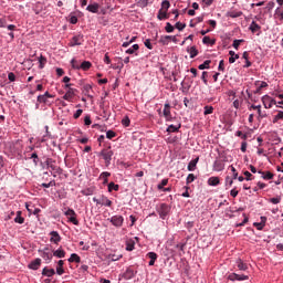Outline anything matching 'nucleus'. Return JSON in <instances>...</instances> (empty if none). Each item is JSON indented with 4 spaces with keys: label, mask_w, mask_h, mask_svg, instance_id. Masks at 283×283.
I'll return each mask as SVG.
<instances>
[{
    "label": "nucleus",
    "mask_w": 283,
    "mask_h": 283,
    "mask_svg": "<svg viewBox=\"0 0 283 283\" xmlns=\"http://www.w3.org/2000/svg\"><path fill=\"white\" fill-rule=\"evenodd\" d=\"M180 127H181L180 124H179L178 126H176V125H169L168 128H167V132H168L169 134L176 133V132H178V129H180Z\"/></svg>",
    "instance_id": "obj_38"
},
{
    "label": "nucleus",
    "mask_w": 283,
    "mask_h": 283,
    "mask_svg": "<svg viewBox=\"0 0 283 283\" xmlns=\"http://www.w3.org/2000/svg\"><path fill=\"white\" fill-rule=\"evenodd\" d=\"M93 202H95L97 206L99 205L101 207H112L113 205L112 200L105 196H101L99 198L94 197Z\"/></svg>",
    "instance_id": "obj_3"
},
{
    "label": "nucleus",
    "mask_w": 283,
    "mask_h": 283,
    "mask_svg": "<svg viewBox=\"0 0 283 283\" xmlns=\"http://www.w3.org/2000/svg\"><path fill=\"white\" fill-rule=\"evenodd\" d=\"M42 258H43V260H49V262H50V260H52V253L43 252Z\"/></svg>",
    "instance_id": "obj_59"
},
{
    "label": "nucleus",
    "mask_w": 283,
    "mask_h": 283,
    "mask_svg": "<svg viewBox=\"0 0 283 283\" xmlns=\"http://www.w3.org/2000/svg\"><path fill=\"white\" fill-rule=\"evenodd\" d=\"M171 211V206L167 205V203H161L159 206V208L157 209V212L159 214V217L161 218V220H166L167 216H169Z\"/></svg>",
    "instance_id": "obj_2"
},
{
    "label": "nucleus",
    "mask_w": 283,
    "mask_h": 283,
    "mask_svg": "<svg viewBox=\"0 0 283 283\" xmlns=\"http://www.w3.org/2000/svg\"><path fill=\"white\" fill-rule=\"evenodd\" d=\"M262 103H263L265 109H271V107H273V105H277V101L273 99L269 95H264L262 97Z\"/></svg>",
    "instance_id": "obj_5"
},
{
    "label": "nucleus",
    "mask_w": 283,
    "mask_h": 283,
    "mask_svg": "<svg viewBox=\"0 0 283 283\" xmlns=\"http://www.w3.org/2000/svg\"><path fill=\"white\" fill-rule=\"evenodd\" d=\"M169 8H171V3L168 0H164L161 2V10H164L165 12H167V10H169Z\"/></svg>",
    "instance_id": "obj_41"
},
{
    "label": "nucleus",
    "mask_w": 283,
    "mask_h": 283,
    "mask_svg": "<svg viewBox=\"0 0 283 283\" xmlns=\"http://www.w3.org/2000/svg\"><path fill=\"white\" fill-rule=\"evenodd\" d=\"M169 41H171V35H161L160 43H163V45H168Z\"/></svg>",
    "instance_id": "obj_36"
},
{
    "label": "nucleus",
    "mask_w": 283,
    "mask_h": 283,
    "mask_svg": "<svg viewBox=\"0 0 283 283\" xmlns=\"http://www.w3.org/2000/svg\"><path fill=\"white\" fill-rule=\"evenodd\" d=\"M83 34H78L72 38L70 45L74 48L75 45H83Z\"/></svg>",
    "instance_id": "obj_9"
},
{
    "label": "nucleus",
    "mask_w": 283,
    "mask_h": 283,
    "mask_svg": "<svg viewBox=\"0 0 283 283\" xmlns=\"http://www.w3.org/2000/svg\"><path fill=\"white\" fill-rule=\"evenodd\" d=\"M136 273L132 269H127L126 272L124 273L125 280H132Z\"/></svg>",
    "instance_id": "obj_27"
},
{
    "label": "nucleus",
    "mask_w": 283,
    "mask_h": 283,
    "mask_svg": "<svg viewBox=\"0 0 283 283\" xmlns=\"http://www.w3.org/2000/svg\"><path fill=\"white\" fill-rule=\"evenodd\" d=\"M38 103H43L44 105H50V102L48 101V97H44V95L38 96Z\"/></svg>",
    "instance_id": "obj_44"
},
{
    "label": "nucleus",
    "mask_w": 283,
    "mask_h": 283,
    "mask_svg": "<svg viewBox=\"0 0 283 283\" xmlns=\"http://www.w3.org/2000/svg\"><path fill=\"white\" fill-rule=\"evenodd\" d=\"M55 258H65V250L59 249L53 252Z\"/></svg>",
    "instance_id": "obj_37"
},
{
    "label": "nucleus",
    "mask_w": 283,
    "mask_h": 283,
    "mask_svg": "<svg viewBox=\"0 0 283 283\" xmlns=\"http://www.w3.org/2000/svg\"><path fill=\"white\" fill-rule=\"evenodd\" d=\"M123 258V254H109L108 255V262H118Z\"/></svg>",
    "instance_id": "obj_32"
},
{
    "label": "nucleus",
    "mask_w": 283,
    "mask_h": 283,
    "mask_svg": "<svg viewBox=\"0 0 283 283\" xmlns=\"http://www.w3.org/2000/svg\"><path fill=\"white\" fill-rule=\"evenodd\" d=\"M277 120H283V111H279V113L274 116L273 123H277Z\"/></svg>",
    "instance_id": "obj_46"
},
{
    "label": "nucleus",
    "mask_w": 283,
    "mask_h": 283,
    "mask_svg": "<svg viewBox=\"0 0 283 283\" xmlns=\"http://www.w3.org/2000/svg\"><path fill=\"white\" fill-rule=\"evenodd\" d=\"M198 160H200L199 157L190 160V163L188 164V171H196V166L198 165Z\"/></svg>",
    "instance_id": "obj_17"
},
{
    "label": "nucleus",
    "mask_w": 283,
    "mask_h": 283,
    "mask_svg": "<svg viewBox=\"0 0 283 283\" xmlns=\"http://www.w3.org/2000/svg\"><path fill=\"white\" fill-rule=\"evenodd\" d=\"M235 136H238L239 138H242V140H247V135L243 134L241 130H238V132L235 133Z\"/></svg>",
    "instance_id": "obj_63"
},
{
    "label": "nucleus",
    "mask_w": 283,
    "mask_h": 283,
    "mask_svg": "<svg viewBox=\"0 0 283 283\" xmlns=\"http://www.w3.org/2000/svg\"><path fill=\"white\" fill-rule=\"evenodd\" d=\"M106 138H108V140H112V138H116V133H114V130L106 132Z\"/></svg>",
    "instance_id": "obj_54"
},
{
    "label": "nucleus",
    "mask_w": 283,
    "mask_h": 283,
    "mask_svg": "<svg viewBox=\"0 0 283 283\" xmlns=\"http://www.w3.org/2000/svg\"><path fill=\"white\" fill-rule=\"evenodd\" d=\"M205 116H209V114H213V106H205L203 108Z\"/></svg>",
    "instance_id": "obj_47"
},
{
    "label": "nucleus",
    "mask_w": 283,
    "mask_h": 283,
    "mask_svg": "<svg viewBox=\"0 0 283 283\" xmlns=\"http://www.w3.org/2000/svg\"><path fill=\"white\" fill-rule=\"evenodd\" d=\"M99 156H102V158L105 160L106 167L112 165V156H114V151L111 149V147L102 149Z\"/></svg>",
    "instance_id": "obj_1"
},
{
    "label": "nucleus",
    "mask_w": 283,
    "mask_h": 283,
    "mask_svg": "<svg viewBox=\"0 0 283 283\" xmlns=\"http://www.w3.org/2000/svg\"><path fill=\"white\" fill-rule=\"evenodd\" d=\"M157 18L159 19V21H163L165 19H169V15H167V11H164L163 9H160L158 11Z\"/></svg>",
    "instance_id": "obj_29"
},
{
    "label": "nucleus",
    "mask_w": 283,
    "mask_h": 283,
    "mask_svg": "<svg viewBox=\"0 0 283 283\" xmlns=\"http://www.w3.org/2000/svg\"><path fill=\"white\" fill-rule=\"evenodd\" d=\"M31 158L35 166L39 165V155L36 153H32Z\"/></svg>",
    "instance_id": "obj_61"
},
{
    "label": "nucleus",
    "mask_w": 283,
    "mask_h": 283,
    "mask_svg": "<svg viewBox=\"0 0 283 283\" xmlns=\"http://www.w3.org/2000/svg\"><path fill=\"white\" fill-rule=\"evenodd\" d=\"M118 189H120V187L114 182H109L108 184V191L109 193H112V191H118Z\"/></svg>",
    "instance_id": "obj_39"
},
{
    "label": "nucleus",
    "mask_w": 283,
    "mask_h": 283,
    "mask_svg": "<svg viewBox=\"0 0 283 283\" xmlns=\"http://www.w3.org/2000/svg\"><path fill=\"white\" fill-rule=\"evenodd\" d=\"M208 185L210 187H218V185H220V177H210L208 179Z\"/></svg>",
    "instance_id": "obj_15"
},
{
    "label": "nucleus",
    "mask_w": 283,
    "mask_h": 283,
    "mask_svg": "<svg viewBox=\"0 0 283 283\" xmlns=\"http://www.w3.org/2000/svg\"><path fill=\"white\" fill-rule=\"evenodd\" d=\"M240 43H244V40H234L232 48H234V50H239Z\"/></svg>",
    "instance_id": "obj_52"
},
{
    "label": "nucleus",
    "mask_w": 283,
    "mask_h": 283,
    "mask_svg": "<svg viewBox=\"0 0 283 283\" xmlns=\"http://www.w3.org/2000/svg\"><path fill=\"white\" fill-rule=\"evenodd\" d=\"M76 92H78V90L69 88L67 92L64 94L63 99L64 101H72V98H74V96H76Z\"/></svg>",
    "instance_id": "obj_10"
},
{
    "label": "nucleus",
    "mask_w": 283,
    "mask_h": 283,
    "mask_svg": "<svg viewBox=\"0 0 283 283\" xmlns=\"http://www.w3.org/2000/svg\"><path fill=\"white\" fill-rule=\"evenodd\" d=\"M90 67H92V62H90V61H84L80 65V70H83L84 72H87V70H90Z\"/></svg>",
    "instance_id": "obj_26"
},
{
    "label": "nucleus",
    "mask_w": 283,
    "mask_h": 283,
    "mask_svg": "<svg viewBox=\"0 0 283 283\" xmlns=\"http://www.w3.org/2000/svg\"><path fill=\"white\" fill-rule=\"evenodd\" d=\"M165 30H166V32L171 33V32H174V25H171V23L167 22Z\"/></svg>",
    "instance_id": "obj_62"
},
{
    "label": "nucleus",
    "mask_w": 283,
    "mask_h": 283,
    "mask_svg": "<svg viewBox=\"0 0 283 283\" xmlns=\"http://www.w3.org/2000/svg\"><path fill=\"white\" fill-rule=\"evenodd\" d=\"M63 264H64L63 260H60L57 262V268H56L57 275H63V273H65V270L63 269Z\"/></svg>",
    "instance_id": "obj_25"
},
{
    "label": "nucleus",
    "mask_w": 283,
    "mask_h": 283,
    "mask_svg": "<svg viewBox=\"0 0 283 283\" xmlns=\"http://www.w3.org/2000/svg\"><path fill=\"white\" fill-rule=\"evenodd\" d=\"M69 262H76V264H81V256H78V254L76 253H73L71 254Z\"/></svg>",
    "instance_id": "obj_31"
},
{
    "label": "nucleus",
    "mask_w": 283,
    "mask_h": 283,
    "mask_svg": "<svg viewBox=\"0 0 283 283\" xmlns=\"http://www.w3.org/2000/svg\"><path fill=\"white\" fill-rule=\"evenodd\" d=\"M227 17H230L231 19H238L239 17H242V11H235V10L229 11L227 13Z\"/></svg>",
    "instance_id": "obj_20"
},
{
    "label": "nucleus",
    "mask_w": 283,
    "mask_h": 283,
    "mask_svg": "<svg viewBox=\"0 0 283 283\" xmlns=\"http://www.w3.org/2000/svg\"><path fill=\"white\" fill-rule=\"evenodd\" d=\"M71 65L73 70H81V64H78V61H76L75 59L71 61Z\"/></svg>",
    "instance_id": "obj_48"
},
{
    "label": "nucleus",
    "mask_w": 283,
    "mask_h": 283,
    "mask_svg": "<svg viewBox=\"0 0 283 283\" xmlns=\"http://www.w3.org/2000/svg\"><path fill=\"white\" fill-rule=\"evenodd\" d=\"M39 63H40V69L43 70L45 63H48V60L44 56H40Z\"/></svg>",
    "instance_id": "obj_56"
},
{
    "label": "nucleus",
    "mask_w": 283,
    "mask_h": 283,
    "mask_svg": "<svg viewBox=\"0 0 283 283\" xmlns=\"http://www.w3.org/2000/svg\"><path fill=\"white\" fill-rule=\"evenodd\" d=\"M187 52L190 54V59H196V55L198 54V49H196V46H191L187 50Z\"/></svg>",
    "instance_id": "obj_35"
},
{
    "label": "nucleus",
    "mask_w": 283,
    "mask_h": 283,
    "mask_svg": "<svg viewBox=\"0 0 283 283\" xmlns=\"http://www.w3.org/2000/svg\"><path fill=\"white\" fill-rule=\"evenodd\" d=\"M130 123H132V120L129 119V117H124L122 119V125H124V127H129Z\"/></svg>",
    "instance_id": "obj_58"
},
{
    "label": "nucleus",
    "mask_w": 283,
    "mask_h": 283,
    "mask_svg": "<svg viewBox=\"0 0 283 283\" xmlns=\"http://www.w3.org/2000/svg\"><path fill=\"white\" fill-rule=\"evenodd\" d=\"M237 266H238L239 271H247V270L249 269V266L247 265V263L242 262V260H239Z\"/></svg>",
    "instance_id": "obj_42"
},
{
    "label": "nucleus",
    "mask_w": 283,
    "mask_h": 283,
    "mask_svg": "<svg viewBox=\"0 0 283 283\" xmlns=\"http://www.w3.org/2000/svg\"><path fill=\"white\" fill-rule=\"evenodd\" d=\"M56 181H50L49 184H42L41 187H44V189H50V187H55Z\"/></svg>",
    "instance_id": "obj_57"
},
{
    "label": "nucleus",
    "mask_w": 283,
    "mask_h": 283,
    "mask_svg": "<svg viewBox=\"0 0 283 283\" xmlns=\"http://www.w3.org/2000/svg\"><path fill=\"white\" fill-rule=\"evenodd\" d=\"M39 266H41V259H35L29 264V269L32 271H39Z\"/></svg>",
    "instance_id": "obj_13"
},
{
    "label": "nucleus",
    "mask_w": 283,
    "mask_h": 283,
    "mask_svg": "<svg viewBox=\"0 0 283 283\" xmlns=\"http://www.w3.org/2000/svg\"><path fill=\"white\" fill-rule=\"evenodd\" d=\"M213 170L214 171H224V164L220 159H217L213 163Z\"/></svg>",
    "instance_id": "obj_12"
},
{
    "label": "nucleus",
    "mask_w": 283,
    "mask_h": 283,
    "mask_svg": "<svg viewBox=\"0 0 283 283\" xmlns=\"http://www.w3.org/2000/svg\"><path fill=\"white\" fill-rule=\"evenodd\" d=\"M230 169L232 171V178L233 180H238V170L232 165L230 166Z\"/></svg>",
    "instance_id": "obj_55"
},
{
    "label": "nucleus",
    "mask_w": 283,
    "mask_h": 283,
    "mask_svg": "<svg viewBox=\"0 0 283 283\" xmlns=\"http://www.w3.org/2000/svg\"><path fill=\"white\" fill-rule=\"evenodd\" d=\"M134 247H136V242L132 239L126 240V251H134Z\"/></svg>",
    "instance_id": "obj_23"
},
{
    "label": "nucleus",
    "mask_w": 283,
    "mask_h": 283,
    "mask_svg": "<svg viewBox=\"0 0 283 283\" xmlns=\"http://www.w3.org/2000/svg\"><path fill=\"white\" fill-rule=\"evenodd\" d=\"M21 211H17L15 213L14 222L17 224H23V222H25V218L21 217Z\"/></svg>",
    "instance_id": "obj_21"
},
{
    "label": "nucleus",
    "mask_w": 283,
    "mask_h": 283,
    "mask_svg": "<svg viewBox=\"0 0 283 283\" xmlns=\"http://www.w3.org/2000/svg\"><path fill=\"white\" fill-rule=\"evenodd\" d=\"M193 180H196V175L189 174L186 179V182H187V185H191V182H193Z\"/></svg>",
    "instance_id": "obj_49"
},
{
    "label": "nucleus",
    "mask_w": 283,
    "mask_h": 283,
    "mask_svg": "<svg viewBox=\"0 0 283 283\" xmlns=\"http://www.w3.org/2000/svg\"><path fill=\"white\" fill-rule=\"evenodd\" d=\"M175 28H177V30H179L180 32H182V30H184L185 28H187V24H186V23H181V22H177V23L175 24Z\"/></svg>",
    "instance_id": "obj_53"
},
{
    "label": "nucleus",
    "mask_w": 283,
    "mask_h": 283,
    "mask_svg": "<svg viewBox=\"0 0 283 283\" xmlns=\"http://www.w3.org/2000/svg\"><path fill=\"white\" fill-rule=\"evenodd\" d=\"M56 272L54 271V269H48L44 268L42 270V275H45L46 277H52V275H54Z\"/></svg>",
    "instance_id": "obj_24"
},
{
    "label": "nucleus",
    "mask_w": 283,
    "mask_h": 283,
    "mask_svg": "<svg viewBox=\"0 0 283 283\" xmlns=\"http://www.w3.org/2000/svg\"><path fill=\"white\" fill-rule=\"evenodd\" d=\"M86 10L88 12H92L93 14H96L98 12V3H94V4H88L86 7Z\"/></svg>",
    "instance_id": "obj_22"
},
{
    "label": "nucleus",
    "mask_w": 283,
    "mask_h": 283,
    "mask_svg": "<svg viewBox=\"0 0 283 283\" xmlns=\"http://www.w3.org/2000/svg\"><path fill=\"white\" fill-rule=\"evenodd\" d=\"M233 186V177L230 176L226 177V187H232Z\"/></svg>",
    "instance_id": "obj_50"
},
{
    "label": "nucleus",
    "mask_w": 283,
    "mask_h": 283,
    "mask_svg": "<svg viewBox=\"0 0 283 283\" xmlns=\"http://www.w3.org/2000/svg\"><path fill=\"white\" fill-rule=\"evenodd\" d=\"M249 30L252 32V34H255V32H260V30H262V27H260V24H258L255 21H252Z\"/></svg>",
    "instance_id": "obj_14"
},
{
    "label": "nucleus",
    "mask_w": 283,
    "mask_h": 283,
    "mask_svg": "<svg viewBox=\"0 0 283 283\" xmlns=\"http://www.w3.org/2000/svg\"><path fill=\"white\" fill-rule=\"evenodd\" d=\"M259 174H261L263 180H273V172L271 171H262V170H259Z\"/></svg>",
    "instance_id": "obj_16"
},
{
    "label": "nucleus",
    "mask_w": 283,
    "mask_h": 283,
    "mask_svg": "<svg viewBox=\"0 0 283 283\" xmlns=\"http://www.w3.org/2000/svg\"><path fill=\"white\" fill-rule=\"evenodd\" d=\"M148 258L150 259L149 261V266H154V264H156V260H158V254H156L155 252H149Z\"/></svg>",
    "instance_id": "obj_18"
},
{
    "label": "nucleus",
    "mask_w": 283,
    "mask_h": 283,
    "mask_svg": "<svg viewBox=\"0 0 283 283\" xmlns=\"http://www.w3.org/2000/svg\"><path fill=\"white\" fill-rule=\"evenodd\" d=\"M84 125H92V118L90 117V115H86L85 118H84Z\"/></svg>",
    "instance_id": "obj_64"
},
{
    "label": "nucleus",
    "mask_w": 283,
    "mask_h": 283,
    "mask_svg": "<svg viewBox=\"0 0 283 283\" xmlns=\"http://www.w3.org/2000/svg\"><path fill=\"white\" fill-rule=\"evenodd\" d=\"M8 80L11 82V83H14V81H17V75H14L13 72H10L8 74Z\"/></svg>",
    "instance_id": "obj_60"
},
{
    "label": "nucleus",
    "mask_w": 283,
    "mask_h": 283,
    "mask_svg": "<svg viewBox=\"0 0 283 283\" xmlns=\"http://www.w3.org/2000/svg\"><path fill=\"white\" fill-rule=\"evenodd\" d=\"M229 54L231 55L229 57V63H235V61H238V59H240V55L235 54L233 51H229Z\"/></svg>",
    "instance_id": "obj_28"
},
{
    "label": "nucleus",
    "mask_w": 283,
    "mask_h": 283,
    "mask_svg": "<svg viewBox=\"0 0 283 283\" xmlns=\"http://www.w3.org/2000/svg\"><path fill=\"white\" fill-rule=\"evenodd\" d=\"M50 235H51L50 242H53L54 244H59V242H61V235L59 234L57 231H52Z\"/></svg>",
    "instance_id": "obj_11"
},
{
    "label": "nucleus",
    "mask_w": 283,
    "mask_h": 283,
    "mask_svg": "<svg viewBox=\"0 0 283 283\" xmlns=\"http://www.w3.org/2000/svg\"><path fill=\"white\" fill-rule=\"evenodd\" d=\"M219 160H221L223 164H224V163H229V157H227V154L221 153V154L219 155Z\"/></svg>",
    "instance_id": "obj_51"
},
{
    "label": "nucleus",
    "mask_w": 283,
    "mask_h": 283,
    "mask_svg": "<svg viewBox=\"0 0 283 283\" xmlns=\"http://www.w3.org/2000/svg\"><path fill=\"white\" fill-rule=\"evenodd\" d=\"M256 112H258V120H261L262 118H266V111H262V108H259Z\"/></svg>",
    "instance_id": "obj_43"
},
{
    "label": "nucleus",
    "mask_w": 283,
    "mask_h": 283,
    "mask_svg": "<svg viewBox=\"0 0 283 283\" xmlns=\"http://www.w3.org/2000/svg\"><path fill=\"white\" fill-rule=\"evenodd\" d=\"M64 216L72 222V224L78 226V221L76 220V212L73 209H67L64 212Z\"/></svg>",
    "instance_id": "obj_7"
},
{
    "label": "nucleus",
    "mask_w": 283,
    "mask_h": 283,
    "mask_svg": "<svg viewBox=\"0 0 283 283\" xmlns=\"http://www.w3.org/2000/svg\"><path fill=\"white\" fill-rule=\"evenodd\" d=\"M167 185H169V179H163L161 182L158 184L157 189L159 191H163L165 187H167Z\"/></svg>",
    "instance_id": "obj_33"
},
{
    "label": "nucleus",
    "mask_w": 283,
    "mask_h": 283,
    "mask_svg": "<svg viewBox=\"0 0 283 283\" xmlns=\"http://www.w3.org/2000/svg\"><path fill=\"white\" fill-rule=\"evenodd\" d=\"M228 280H230L231 282H235V280L238 282H244V280H249V275L231 273L230 275H228Z\"/></svg>",
    "instance_id": "obj_6"
},
{
    "label": "nucleus",
    "mask_w": 283,
    "mask_h": 283,
    "mask_svg": "<svg viewBox=\"0 0 283 283\" xmlns=\"http://www.w3.org/2000/svg\"><path fill=\"white\" fill-rule=\"evenodd\" d=\"M209 65H211V60H206L202 64H200L198 67L199 70H209Z\"/></svg>",
    "instance_id": "obj_40"
},
{
    "label": "nucleus",
    "mask_w": 283,
    "mask_h": 283,
    "mask_svg": "<svg viewBox=\"0 0 283 283\" xmlns=\"http://www.w3.org/2000/svg\"><path fill=\"white\" fill-rule=\"evenodd\" d=\"M274 17H276V19H280V21H283V8H276Z\"/></svg>",
    "instance_id": "obj_30"
},
{
    "label": "nucleus",
    "mask_w": 283,
    "mask_h": 283,
    "mask_svg": "<svg viewBox=\"0 0 283 283\" xmlns=\"http://www.w3.org/2000/svg\"><path fill=\"white\" fill-rule=\"evenodd\" d=\"M202 43H205V45H216V40H211V38H209L208 35L203 36L202 39Z\"/></svg>",
    "instance_id": "obj_34"
},
{
    "label": "nucleus",
    "mask_w": 283,
    "mask_h": 283,
    "mask_svg": "<svg viewBox=\"0 0 283 283\" xmlns=\"http://www.w3.org/2000/svg\"><path fill=\"white\" fill-rule=\"evenodd\" d=\"M109 176H112V174H109L108 171H104L101 174L99 178L104 180V185H107V178H109Z\"/></svg>",
    "instance_id": "obj_45"
},
{
    "label": "nucleus",
    "mask_w": 283,
    "mask_h": 283,
    "mask_svg": "<svg viewBox=\"0 0 283 283\" xmlns=\"http://www.w3.org/2000/svg\"><path fill=\"white\" fill-rule=\"evenodd\" d=\"M163 114H164V117H165L166 120H172L174 119V117L171 116V105H169V103H166L164 105Z\"/></svg>",
    "instance_id": "obj_8"
},
{
    "label": "nucleus",
    "mask_w": 283,
    "mask_h": 283,
    "mask_svg": "<svg viewBox=\"0 0 283 283\" xmlns=\"http://www.w3.org/2000/svg\"><path fill=\"white\" fill-rule=\"evenodd\" d=\"M108 220L111 221V224H113V227H116L117 229H120V227H123V222H125V218H123V216L120 214H115L108 218Z\"/></svg>",
    "instance_id": "obj_4"
},
{
    "label": "nucleus",
    "mask_w": 283,
    "mask_h": 283,
    "mask_svg": "<svg viewBox=\"0 0 283 283\" xmlns=\"http://www.w3.org/2000/svg\"><path fill=\"white\" fill-rule=\"evenodd\" d=\"M138 50H140V46L138 44H134L132 48L126 50V54H136V56H138V53H136Z\"/></svg>",
    "instance_id": "obj_19"
}]
</instances>
